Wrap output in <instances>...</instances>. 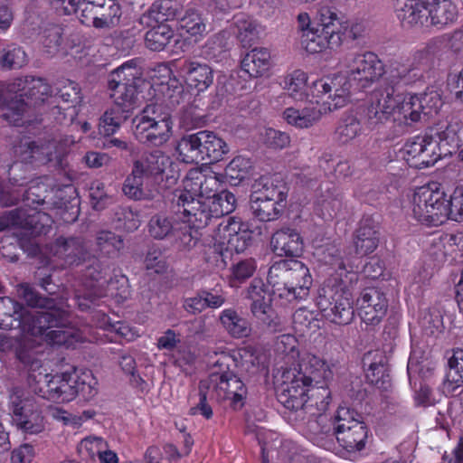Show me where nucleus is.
Masks as SVG:
<instances>
[{
  "label": "nucleus",
  "instance_id": "1",
  "mask_svg": "<svg viewBox=\"0 0 463 463\" xmlns=\"http://www.w3.org/2000/svg\"><path fill=\"white\" fill-rule=\"evenodd\" d=\"M16 290L29 307L40 310H27L10 298H0V346L4 347V331L21 330L22 343L16 354L28 366L30 388L42 398L57 403L70 402L78 395L85 400L94 397L98 382L91 371L52 374L38 357L45 344L71 347L82 340L77 329L62 324L65 309L58 307L53 298L39 296L28 284L18 285Z\"/></svg>",
  "mask_w": 463,
  "mask_h": 463
},
{
  "label": "nucleus",
  "instance_id": "2",
  "mask_svg": "<svg viewBox=\"0 0 463 463\" xmlns=\"http://www.w3.org/2000/svg\"><path fill=\"white\" fill-rule=\"evenodd\" d=\"M51 87L41 78H19L5 86L0 82V108L3 118L14 125H20L22 116L32 107L43 103L52 94Z\"/></svg>",
  "mask_w": 463,
  "mask_h": 463
},
{
  "label": "nucleus",
  "instance_id": "3",
  "mask_svg": "<svg viewBox=\"0 0 463 463\" xmlns=\"http://www.w3.org/2000/svg\"><path fill=\"white\" fill-rule=\"evenodd\" d=\"M394 9L403 27L432 25L443 28L453 24L458 15L451 0H395Z\"/></svg>",
  "mask_w": 463,
  "mask_h": 463
},
{
  "label": "nucleus",
  "instance_id": "4",
  "mask_svg": "<svg viewBox=\"0 0 463 463\" xmlns=\"http://www.w3.org/2000/svg\"><path fill=\"white\" fill-rule=\"evenodd\" d=\"M272 292L288 303H298L309 296L313 283L308 268L296 259L274 262L268 272Z\"/></svg>",
  "mask_w": 463,
  "mask_h": 463
},
{
  "label": "nucleus",
  "instance_id": "5",
  "mask_svg": "<svg viewBox=\"0 0 463 463\" xmlns=\"http://www.w3.org/2000/svg\"><path fill=\"white\" fill-rule=\"evenodd\" d=\"M456 142V131L447 122H439L428 128L423 137H416L405 143L406 160L418 169L431 166L442 155L452 154L446 146Z\"/></svg>",
  "mask_w": 463,
  "mask_h": 463
},
{
  "label": "nucleus",
  "instance_id": "6",
  "mask_svg": "<svg viewBox=\"0 0 463 463\" xmlns=\"http://www.w3.org/2000/svg\"><path fill=\"white\" fill-rule=\"evenodd\" d=\"M135 138L146 146H161L172 136L173 121L165 106L146 105L131 120Z\"/></svg>",
  "mask_w": 463,
  "mask_h": 463
},
{
  "label": "nucleus",
  "instance_id": "7",
  "mask_svg": "<svg viewBox=\"0 0 463 463\" xmlns=\"http://www.w3.org/2000/svg\"><path fill=\"white\" fill-rule=\"evenodd\" d=\"M316 303L323 317L337 325H348L354 317L353 295L338 278L325 281L319 288Z\"/></svg>",
  "mask_w": 463,
  "mask_h": 463
},
{
  "label": "nucleus",
  "instance_id": "8",
  "mask_svg": "<svg viewBox=\"0 0 463 463\" xmlns=\"http://www.w3.org/2000/svg\"><path fill=\"white\" fill-rule=\"evenodd\" d=\"M330 431L339 445L348 452H360L365 449L369 429L362 413L355 409L338 407L332 424L322 428L325 434Z\"/></svg>",
  "mask_w": 463,
  "mask_h": 463
},
{
  "label": "nucleus",
  "instance_id": "9",
  "mask_svg": "<svg viewBox=\"0 0 463 463\" xmlns=\"http://www.w3.org/2000/svg\"><path fill=\"white\" fill-rule=\"evenodd\" d=\"M342 24L337 14L322 7L313 21L311 31L301 36V46L309 53H318L326 48L334 49L342 43Z\"/></svg>",
  "mask_w": 463,
  "mask_h": 463
},
{
  "label": "nucleus",
  "instance_id": "10",
  "mask_svg": "<svg viewBox=\"0 0 463 463\" xmlns=\"http://www.w3.org/2000/svg\"><path fill=\"white\" fill-rule=\"evenodd\" d=\"M8 411L13 424L25 434H39L45 424L40 404L31 393L19 387L13 388L8 397Z\"/></svg>",
  "mask_w": 463,
  "mask_h": 463
},
{
  "label": "nucleus",
  "instance_id": "11",
  "mask_svg": "<svg viewBox=\"0 0 463 463\" xmlns=\"http://www.w3.org/2000/svg\"><path fill=\"white\" fill-rule=\"evenodd\" d=\"M118 149L121 150V156H130L136 174H139L146 179H151L158 184L156 188L158 192L166 186V184L162 185V182L165 181L169 185L176 182V178L174 175H169L166 173V169L172 165L170 157L164 155L161 151L145 154L140 159H137L138 154L137 146L133 143L118 139Z\"/></svg>",
  "mask_w": 463,
  "mask_h": 463
},
{
  "label": "nucleus",
  "instance_id": "12",
  "mask_svg": "<svg viewBox=\"0 0 463 463\" xmlns=\"http://www.w3.org/2000/svg\"><path fill=\"white\" fill-rule=\"evenodd\" d=\"M58 14H78L81 24L103 28L112 23L116 13L112 0H48Z\"/></svg>",
  "mask_w": 463,
  "mask_h": 463
},
{
  "label": "nucleus",
  "instance_id": "13",
  "mask_svg": "<svg viewBox=\"0 0 463 463\" xmlns=\"http://www.w3.org/2000/svg\"><path fill=\"white\" fill-rule=\"evenodd\" d=\"M172 213L183 216V222H187L194 228L206 227L213 218H215L211 204V198L202 194H194L186 189H175L169 199Z\"/></svg>",
  "mask_w": 463,
  "mask_h": 463
},
{
  "label": "nucleus",
  "instance_id": "14",
  "mask_svg": "<svg viewBox=\"0 0 463 463\" xmlns=\"http://www.w3.org/2000/svg\"><path fill=\"white\" fill-rule=\"evenodd\" d=\"M449 200L444 191L427 188L413 196V214L415 218L428 225L439 226L450 219Z\"/></svg>",
  "mask_w": 463,
  "mask_h": 463
},
{
  "label": "nucleus",
  "instance_id": "15",
  "mask_svg": "<svg viewBox=\"0 0 463 463\" xmlns=\"http://www.w3.org/2000/svg\"><path fill=\"white\" fill-rule=\"evenodd\" d=\"M350 80L356 90H364L384 74V66L376 54L371 52H351L345 55Z\"/></svg>",
  "mask_w": 463,
  "mask_h": 463
},
{
  "label": "nucleus",
  "instance_id": "16",
  "mask_svg": "<svg viewBox=\"0 0 463 463\" xmlns=\"http://www.w3.org/2000/svg\"><path fill=\"white\" fill-rule=\"evenodd\" d=\"M143 59L135 57L122 61L118 66V92L120 93V102L118 101V115L119 111L126 113L122 118L127 119L137 100V81L141 80ZM119 117L118 116V119Z\"/></svg>",
  "mask_w": 463,
  "mask_h": 463
},
{
  "label": "nucleus",
  "instance_id": "17",
  "mask_svg": "<svg viewBox=\"0 0 463 463\" xmlns=\"http://www.w3.org/2000/svg\"><path fill=\"white\" fill-rule=\"evenodd\" d=\"M442 104L440 94L437 90H428L423 93L404 98L400 113L405 125L412 126L415 123L427 122L438 114Z\"/></svg>",
  "mask_w": 463,
  "mask_h": 463
},
{
  "label": "nucleus",
  "instance_id": "18",
  "mask_svg": "<svg viewBox=\"0 0 463 463\" xmlns=\"http://www.w3.org/2000/svg\"><path fill=\"white\" fill-rule=\"evenodd\" d=\"M225 230L228 232L226 248L223 249L222 243L214 244L212 248V252L216 259V265L222 267L226 266V259L232 251L243 252L251 244L252 240L247 224L236 221L234 218L229 219Z\"/></svg>",
  "mask_w": 463,
  "mask_h": 463
},
{
  "label": "nucleus",
  "instance_id": "19",
  "mask_svg": "<svg viewBox=\"0 0 463 463\" xmlns=\"http://www.w3.org/2000/svg\"><path fill=\"white\" fill-rule=\"evenodd\" d=\"M358 315L366 325H377L384 317L388 308L385 294L376 287L362 290L357 299Z\"/></svg>",
  "mask_w": 463,
  "mask_h": 463
},
{
  "label": "nucleus",
  "instance_id": "20",
  "mask_svg": "<svg viewBox=\"0 0 463 463\" xmlns=\"http://www.w3.org/2000/svg\"><path fill=\"white\" fill-rule=\"evenodd\" d=\"M331 374L332 373L324 360L308 354L300 360L298 368L288 371L283 377L289 379L290 376H293L297 382H301L309 387L312 384L323 383Z\"/></svg>",
  "mask_w": 463,
  "mask_h": 463
},
{
  "label": "nucleus",
  "instance_id": "21",
  "mask_svg": "<svg viewBox=\"0 0 463 463\" xmlns=\"http://www.w3.org/2000/svg\"><path fill=\"white\" fill-rule=\"evenodd\" d=\"M208 136L209 130L183 136L176 146L181 160L186 164H207Z\"/></svg>",
  "mask_w": 463,
  "mask_h": 463
},
{
  "label": "nucleus",
  "instance_id": "22",
  "mask_svg": "<svg viewBox=\"0 0 463 463\" xmlns=\"http://www.w3.org/2000/svg\"><path fill=\"white\" fill-rule=\"evenodd\" d=\"M213 392L218 400H230L232 407L235 410H240L244 406L248 393L243 382L235 374L227 372L220 375Z\"/></svg>",
  "mask_w": 463,
  "mask_h": 463
},
{
  "label": "nucleus",
  "instance_id": "23",
  "mask_svg": "<svg viewBox=\"0 0 463 463\" xmlns=\"http://www.w3.org/2000/svg\"><path fill=\"white\" fill-rule=\"evenodd\" d=\"M277 400L285 408L289 411L307 410V386L297 379L290 376L286 379L276 389Z\"/></svg>",
  "mask_w": 463,
  "mask_h": 463
},
{
  "label": "nucleus",
  "instance_id": "24",
  "mask_svg": "<svg viewBox=\"0 0 463 463\" xmlns=\"http://www.w3.org/2000/svg\"><path fill=\"white\" fill-rule=\"evenodd\" d=\"M380 241L379 222L373 216H364L354 236L355 253L361 256L373 252Z\"/></svg>",
  "mask_w": 463,
  "mask_h": 463
},
{
  "label": "nucleus",
  "instance_id": "25",
  "mask_svg": "<svg viewBox=\"0 0 463 463\" xmlns=\"http://www.w3.org/2000/svg\"><path fill=\"white\" fill-rule=\"evenodd\" d=\"M342 193L332 182H323L317 191L316 207L318 214L325 220H331L343 206Z\"/></svg>",
  "mask_w": 463,
  "mask_h": 463
},
{
  "label": "nucleus",
  "instance_id": "26",
  "mask_svg": "<svg viewBox=\"0 0 463 463\" xmlns=\"http://www.w3.org/2000/svg\"><path fill=\"white\" fill-rule=\"evenodd\" d=\"M271 246L279 256L295 259L302 254L304 241L299 232L288 227L277 231L271 237Z\"/></svg>",
  "mask_w": 463,
  "mask_h": 463
},
{
  "label": "nucleus",
  "instance_id": "27",
  "mask_svg": "<svg viewBox=\"0 0 463 463\" xmlns=\"http://www.w3.org/2000/svg\"><path fill=\"white\" fill-rule=\"evenodd\" d=\"M180 72L186 83L199 92L207 90L213 82V70L205 63L184 61Z\"/></svg>",
  "mask_w": 463,
  "mask_h": 463
},
{
  "label": "nucleus",
  "instance_id": "28",
  "mask_svg": "<svg viewBox=\"0 0 463 463\" xmlns=\"http://www.w3.org/2000/svg\"><path fill=\"white\" fill-rule=\"evenodd\" d=\"M39 43L43 52L53 57L65 52V28L61 24L48 23L41 28Z\"/></svg>",
  "mask_w": 463,
  "mask_h": 463
},
{
  "label": "nucleus",
  "instance_id": "29",
  "mask_svg": "<svg viewBox=\"0 0 463 463\" xmlns=\"http://www.w3.org/2000/svg\"><path fill=\"white\" fill-rule=\"evenodd\" d=\"M446 47L445 40L439 37L433 38L420 50L417 51L412 61L411 62L414 69L420 72V79L423 78L425 71L430 70L436 59H439L444 52Z\"/></svg>",
  "mask_w": 463,
  "mask_h": 463
},
{
  "label": "nucleus",
  "instance_id": "30",
  "mask_svg": "<svg viewBox=\"0 0 463 463\" xmlns=\"http://www.w3.org/2000/svg\"><path fill=\"white\" fill-rule=\"evenodd\" d=\"M271 302V298L266 292L250 302V310L252 316L261 321L269 331L277 332L281 329L282 323L275 314Z\"/></svg>",
  "mask_w": 463,
  "mask_h": 463
},
{
  "label": "nucleus",
  "instance_id": "31",
  "mask_svg": "<svg viewBox=\"0 0 463 463\" xmlns=\"http://www.w3.org/2000/svg\"><path fill=\"white\" fill-rule=\"evenodd\" d=\"M258 186L260 187L254 190L252 192L253 194L273 201L275 203H278L285 206L287 205L288 187L280 176H263L260 179Z\"/></svg>",
  "mask_w": 463,
  "mask_h": 463
},
{
  "label": "nucleus",
  "instance_id": "32",
  "mask_svg": "<svg viewBox=\"0 0 463 463\" xmlns=\"http://www.w3.org/2000/svg\"><path fill=\"white\" fill-rule=\"evenodd\" d=\"M219 321L226 333L232 338H246L251 334V326L249 320L240 316L234 308L222 310L220 314Z\"/></svg>",
  "mask_w": 463,
  "mask_h": 463
},
{
  "label": "nucleus",
  "instance_id": "33",
  "mask_svg": "<svg viewBox=\"0 0 463 463\" xmlns=\"http://www.w3.org/2000/svg\"><path fill=\"white\" fill-rule=\"evenodd\" d=\"M147 227L149 235L155 240L176 237L180 230L179 222L165 213H158L151 216Z\"/></svg>",
  "mask_w": 463,
  "mask_h": 463
},
{
  "label": "nucleus",
  "instance_id": "34",
  "mask_svg": "<svg viewBox=\"0 0 463 463\" xmlns=\"http://www.w3.org/2000/svg\"><path fill=\"white\" fill-rule=\"evenodd\" d=\"M250 209L252 215L260 222L278 220L284 213L286 206L251 193Z\"/></svg>",
  "mask_w": 463,
  "mask_h": 463
},
{
  "label": "nucleus",
  "instance_id": "35",
  "mask_svg": "<svg viewBox=\"0 0 463 463\" xmlns=\"http://www.w3.org/2000/svg\"><path fill=\"white\" fill-rule=\"evenodd\" d=\"M384 81L402 90L403 86L420 80V72L411 62L393 61L390 64Z\"/></svg>",
  "mask_w": 463,
  "mask_h": 463
},
{
  "label": "nucleus",
  "instance_id": "36",
  "mask_svg": "<svg viewBox=\"0 0 463 463\" xmlns=\"http://www.w3.org/2000/svg\"><path fill=\"white\" fill-rule=\"evenodd\" d=\"M122 13L118 15V29L119 34L118 35V61L121 56L126 57L133 49L136 37L139 33V26L137 24V15L129 17L128 21L123 23L120 21Z\"/></svg>",
  "mask_w": 463,
  "mask_h": 463
},
{
  "label": "nucleus",
  "instance_id": "37",
  "mask_svg": "<svg viewBox=\"0 0 463 463\" xmlns=\"http://www.w3.org/2000/svg\"><path fill=\"white\" fill-rule=\"evenodd\" d=\"M449 371L443 383V392L454 395L463 385V349L453 350L452 356L448 361Z\"/></svg>",
  "mask_w": 463,
  "mask_h": 463
},
{
  "label": "nucleus",
  "instance_id": "38",
  "mask_svg": "<svg viewBox=\"0 0 463 463\" xmlns=\"http://www.w3.org/2000/svg\"><path fill=\"white\" fill-rule=\"evenodd\" d=\"M320 109L315 106L304 107L303 109L288 108L283 112L284 119L298 128H308L314 126L321 118Z\"/></svg>",
  "mask_w": 463,
  "mask_h": 463
},
{
  "label": "nucleus",
  "instance_id": "39",
  "mask_svg": "<svg viewBox=\"0 0 463 463\" xmlns=\"http://www.w3.org/2000/svg\"><path fill=\"white\" fill-rule=\"evenodd\" d=\"M270 54L265 48H254L241 61V69L250 77L263 75L269 68Z\"/></svg>",
  "mask_w": 463,
  "mask_h": 463
},
{
  "label": "nucleus",
  "instance_id": "40",
  "mask_svg": "<svg viewBox=\"0 0 463 463\" xmlns=\"http://www.w3.org/2000/svg\"><path fill=\"white\" fill-rule=\"evenodd\" d=\"M230 33L221 31L211 36L203 47L204 57L210 61H220L229 50Z\"/></svg>",
  "mask_w": 463,
  "mask_h": 463
},
{
  "label": "nucleus",
  "instance_id": "41",
  "mask_svg": "<svg viewBox=\"0 0 463 463\" xmlns=\"http://www.w3.org/2000/svg\"><path fill=\"white\" fill-rule=\"evenodd\" d=\"M234 24L237 28V38L243 48L250 47L260 38V25L251 18L244 15L236 17Z\"/></svg>",
  "mask_w": 463,
  "mask_h": 463
},
{
  "label": "nucleus",
  "instance_id": "42",
  "mask_svg": "<svg viewBox=\"0 0 463 463\" xmlns=\"http://www.w3.org/2000/svg\"><path fill=\"white\" fill-rule=\"evenodd\" d=\"M174 31L165 24L149 29L145 35L146 46L154 52L163 51L174 37Z\"/></svg>",
  "mask_w": 463,
  "mask_h": 463
},
{
  "label": "nucleus",
  "instance_id": "43",
  "mask_svg": "<svg viewBox=\"0 0 463 463\" xmlns=\"http://www.w3.org/2000/svg\"><path fill=\"white\" fill-rule=\"evenodd\" d=\"M376 95L377 99L375 102H377L383 109H386L392 114H393L396 109H400L404 99L402 97V89L392 84H387L386 81H383V85L377 90Z\"/></svg>",
  "mask_w": 463,
  "mask_h": 463
},
{
  "label": "nucleus",
  "instance_id": "44",
  "mask_svg": "<svg viewBox=\"0 0 463 463\" xmlns=\"http://www.w3.org/2000/svg\"><path fill=\"white\" fill-rule=\"evenodd\" d=\"M252 169L250 158L235 156L225 167V177L231 185H238L242 180L249 177Z\"/></svg>",
  "mask_w": 463,
  "mask_h": 463
},
{
  "label": "nucleus",
  "instance_id": "45",
  "mask_svg": "<svg viewBox=\"0 0 463 463\" xmlns=\"http://www.w3.org/2000/svg\"><path fill=\"white\" fill-rule=\"evenodd\" d=\"M366 379L370 384L378 389L389 390L392 383L385 357H381L379 362H373L369 365Z\"/></svg>",
  "mask_w": 463,
  "mask_h": 463
},
{
  "label": "nucleus",
  "instance_id": "46",
  "mask_svg": "<svg viewBox=\"0 0 463 463\" xmlns=\"http://www.w3.org/2000/svg\"><path fill=\"white\" fill-rule=\"evenodd\" d=\"M307 388V402H309L308 407L315 406L319 414L326 412L332 402L331 391L324 383L321 385L312 384ZM325 420L322 415L319 416L317 422H322Z\"/></svg>",
  "mask_w": 463,
  "mask_h": 463
},
{
  "label": "nucleus",
  "instance_id": "47",
  "mask_svg": "<svg viewBox=\"0 0 463 463\" xmlns=\"http://www.w3.org/2000/svg\"><path fill=\"white\" fill-rule=\"evenodd\" d=\"M207 148V164H214L225 158L231 152V146L218 133L209 130Z\"/></svg>",
  "mask_w": 463,
  "mask_h": 463
},
{
  "label": "nucleus",
  "instance_id": "48",
  "mask_svg": "<svg viewBox=\"0 0 463 463\" xmlns=\"http://www.w3.org/2000/svg\"><path fill=\"white\" fill-rule=\"evenodd\" d=\"M362 126L356 116L350 114L343 117L335 129V136L342 144L348 143L360 135Z\"/></svg>",
  "mask_w": 463,
  "mask_h": 463
},
{
  "label": "nucleus",
  "instance_id": "49",
  "mask_svg": "<svg viewBox=\"0 0 463 463\" xmlns=\"http://www.w3.org/2000/svg\"><path fill=\"white\" fill-rule=\"evenodd\" d=\"M9 215L12 217V221L10 223L12 225H21V226H29L32 229V233H42L45 232V225H43L41 228L37 227V222H48L50 218L46 213L37 212L33 215H30L28 219L24 218V212L20 209H15L10 211Z\"/></svg>",
  "mask_w": 463,
  "mask_h": 463
},
{
  "label": "nucleus",
  "instance_id": "50",
  "mask_svg": "<svg viewBox=\"0 0 463 463\" xmlns=\"http://www.w3.org/2000/svg\"><path fill=\"white\" fill-rule=\"evenodd\" d=\"M50 146H37L34 142L25 143L19 146L21 160L24 163H33V161L44 164L52 160L50 157ZM18 150L16 149V153Z\"/></svg>",
  "mask_w": 463,
  "mask_h": 463
},
{
  "label": "nucleus",
  "instance_id": "51",
  "mask_svg": "<svg viewBox=\"0 0 463 463\" xmlns=\"http://www.w3.org/2000/svg\"><path fill=\"white\" fill-rule=\"evenodd\" d=\"M179 26L192 36H202L207 31L201 14L194 9L185 11V14L179 17Z\"/></svg>",
  "mask_w": 463,
  "mask_h": 463
},
{
  "label": "nucleus",
  "instance_id": "52",
  "mask_svg": "<svg viewBox=\"0 0 463 463\" xmlns=\"http://www.w3.org/2000/svg\"><path fill=\"white\" fill-rule=\"evenodd\" d=\"M285 89L288 95L296 100L307 98V75L302 71H295L285 79Z\"/></svg>",
  "mask_w": 463,
  "mask_h": 463
},
{
  "label": "nucleus",
  "instance_id": "53",
  "mask_svg": "<svg viewBox=\"0 0 463 463\" xmlns=\"http://www.w3.org/2000/svg\"><path fill=\"white\" fill-rule=\"evenodd\" d=\"M27 63V55L20 46L11 44L3 51L0 65L5 69H19Z\"/></svg>",
  "mask_w": 463,
  "mask_h": 463
},
{
  "label": "nucleus",
  "instance_id": "54",
  "mask_svg": "<svg viewBox=\"0 0 463 463\" xmlns=\"http://www.w3.org/2000/svg\"><path fill=\"white\" fill-rule=\"evenodd\" d=\"M118 363L124 373L128 376L129 384L141 392H146L147 390V384L146 381L137 373L135 359L131 355L124 354L120 355Z\"/></svg>",
  "mask_w": 463,
  "mask_h": 463
},
{
  "label": "nucleus",
  "instance_id": "55",
  "mask_svg": "<svg viewBox=\"0 0 463 463\" xmlns=\"http://www.w3.org/2000/svg\"><path fill=\"white\" fill-rule=\"evenodd\" d=\"M210 198L215 218L229 214L235 209V195L230 191L222 190Z\"/></svg>",
  "mask_w": 463,
  "mask_h": 463
},
{
  "label": "nucleus",
  "instance_id": "56",
  "mask_svg": "<svg viewBox=\"0 0 463 463\" xmlns=\"http://www.w3.org/2000/svg\"><path fill=\"white\" fill-rule=\"evenodd\" d=\"M151 10L161 15L157 19L167 21L179 19L183 12V5L178 0H158L152 5Z\"/></svg>",
  "mask_w": 463,
  "mask_h": 463
},
{
  "label": "nucleus",
  "instance_id": "57",
  "mask_svg": "<svg viewBox=\"0 0 463 463\" xmlns=\"http://www.w3.org/2000/svg\"><path fill=\"white\" fill-rule=\"evenodd\" d=\"M347 397L351 402L349 409H355L356 411L360 410L361 413L368 412L370 408L368 391L360 383L352 384L347 391Z\"/></svg>",
  "mask_w": 463,
  "mask_h": 463
},
{
  "label": "nucleus",
  "instance_id": "58",
  "mask_svg": "<svg viewBox=\"0 0 463 463\" xmlns=\"http://www.w3.org/2000/svg\"><path fill=\"white\" fill-rule=\"evenodd\" d=\"M295 329L305 334L306 331H315L319 328L318 320L314 312L306 308H298L293 315Z\"/></svg>",
  "mask_w": 463,
  "mask_h": 463
},
{
  "label": "nucleus",
  "instance_id": "59",
  "mask_svg": "<svg viewBox=\"0 0 463 463\" xmlns=\"http://www.w3.org/2000/svg\"><path fill=\"white\" fill-rule=\"evenodd\" d=\"M143 176L139 174L135 173V169H132V173L127 177L123 184L122 192L129 199L140 200L144 198L145 193L142 189Z\"/></svg>",
  "mask_w": 463,
  "mask_h": 463
},
{
  "label": "nucleus",
  "instance_id": "60",
  "mask_svg": "<svg viewBox=\"0 0 463 463\" xmlns=\"http://www.w3.org/2000/svg\"><path fill=\"white\" fill-rule=\"evenodd\" d=\"M392 114L383 109L377 102H373L366 112V124L369 128L374 129L392 120Z\"/></svg>",
  "mask_w": 463,
  "mask_h": 463
},
{
  "label": "nucleus",
  "instance_id": "61",
  "mask_svg": "<svg viewBox=\"0 0 463 463\" xmlns=\"http://www.w3.org/2000/svg\"><path fill=\"white\" fill-rule=\"evenodd\" d=\"M200 229L194 228L193 225L180 228V233L177 237L178 247L183 250H190L196 247L202 238Z\"/></svg>",
  "mask_w": 463,
  "mask_h": 463
},
{
  "label": "nucleus",
  "instance_id": "62",
  "mask_svg": "<svg viewBox=\"0 0 463 463\" xmlns=\"http://www.w3.org/2000/svg\"><path fill=\"white\" fill-rule=\"evenodd\" d=\"M210 389V381L209 380H202L199 383L198 390H199V402L196 406L192 407L190 409V413L192 415L196 414L198 411L206 419H210L213 416L212 407L207 402V394Z\"/></svg>",
  "mask_w": 463,
  "mask_h": 463
},
{
  "label": "nucleus",
  "instance_id": "63",
  "mask_svg": "<svg viewBox=\"0 0 463 463\" xmlns=\"http://www.w3.org/2000/svg\"><path fill=\"white\" fill-rule=\"evenodd\" d=\"M106 446L107 442L101 438L87 437L80 442L78 449L82 456L94 458L98 457Z\"/></svg>",
  "mask_w": 463,
  "mask_h": 463
},
{
  "label": "nucleus",
  "instance_id": "64",
  "mask_svg": "<svg viewBox=\"0 0 463 463\" xmlns=\"http://www.w3.org/2000/svg\"><path fill=\"white\" fill-rule=\"evenodd\" d=\"M448 200L450 220L463 222V185L457 186Z\"/></svg>",
  "mask_w": 463,
  "mask_h": 463
}]
</instances>
